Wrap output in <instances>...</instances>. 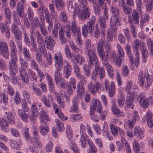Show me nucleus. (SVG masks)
Wrapping results in <instances>:
<instances>
[{
  "label": "nucleus",
  "mask_w": 153,
  "mask_h": 153,
  "mask_svg": "<svg viewBox=\"0 0 153 153\" xmlns=\"http://www.w3.org/2000/svg\"><path fill=\"white\" fill-rule=\"evenodd\" d=\"M85 54L88 58L89 61L91 63L97 62L98 58L94 50L91 49V47L94 46V45L91 44V39H86L84 43Z\"/></svg>",
  "instance_id": "1"
},
{
  "label": "nucleus",
  "mask_w": 153,
  "mask_h": 153,
  "mask_svg": "<svg viewBox=\"0 0 153 153\" xmlns=\"http://www.w3.org/2000/svg\"><path fill=\"white\" fill-rule=\"evenodd\" d=\"M19 60L21 65V67L19 68L20 79L23 83L27 84L29 82V79L25 70L28 67V63L21 56L19 57Z\"/></svg>",
  "instance_id": "2"
},
{
  "label": "nucleus",
  "mask_w": 153,
  "mask_h": 153,
  "mask_svg": "<svg viewBox=\"0 0 153 153\" xmlns=\"http://www.w3.org/2000/svg\"><path fill=\"white\" fill-rule=\"evenodd\" d=\"M137 99L139 105L145 109L148 108L150 103L153 102V97L150 96L147 98L145 94L143 92L140 93L137 95Z\"/></svg>",
  "instance_id": "3"
},
{
  "label": "nucleus",
  "mask_w": 153,
  "mask_h": 153,
  "mask_svg": "<svg viewBox=\"0 0 153 153\" xmlns=\"http://www.w3.org/2000/svg\"><path fill=\"white\" fill-rule=\"evenodd\" d=\"M104 41L100 39L97 43V53L98 56L101 59L103 64H105L108 62L109 56L108 53H104L103 45Z\"/></svg>",
  "instance_id": "4"
},
{
  "label": "nucleus",
  "mask_w": 153,
  "mask_h": 153,
  "mask_svg": "<svg viewBox=\"0 0 153 153\" xmlns=\"http://www.w3.org/2000/svg\"><path fill=\"white\" fill-rule=\"evenodd\" d=\"M89 64L90 65L95 64V71L92 73L91 76V78L93 80H96L98 75L100 79H102L104 77L105 74L104 68L103 67L100 68L98 60L97 62L93 63H91L89 61Z\"/></svg>",
  "instance_id": "5"
},
{
  "label": "nucleus",
  "mask_w": 153,
  "mask_h": 153,
  "mask_svg": "<svg viewBox=\"0 0 153 153\" xmlns=\"http://www.w3.org/2000/svg\"><path fill=\"white\" fill-rule=\"evenodd\" d=\"M95 16H93L86 25L85 24L82 27V34L84 37L87 36L88 32L91 33L93 31L95 23Z\"/></svg>",
  "instance_id": "6"
},
{
  "label": "nucleus",
  "mask_w": 153,
  "mask_h": 153,
  "mask_svg": "<svg viewBox=\"0 0 153 153\" xmlns=\"http://www.w3.org/2000/svg\"><path fill=\"white\" fill-rule=\"evenodd\" d=\"M66 132L68 137L69 139L68 144L71 149L74 153H80L77 145L72 139L73 134L72 130L70 127H68L66 129Z\"/></svg>",
  "instance_id": "7"
},
{
  "label": "nucleus",
  "mask_w": 153,
  "mask_h": 153,
  "mask_svg": "<svg viewBox=\"0 0 153 153\" xmlns=\"http://www.w3.org/2000/svg\"><path fill=\"white\" fill-rule=\"evenodd\" d=\"M79 129L80 134V142L81 146L83 148H85L87 146V144L85 142V139L89 137L85 133L86 128L85 125L83 123L79 125Z\"/></svg>",
  "instance_id": "8"
},
{
  "label": "nucleus",
  "mask_w": 153,
  "mask_h": 153,
  "mask_svg": "<svg viewBox=\"0 0 153 153\" xmlns=\"http://www.w3.org/2000/svg\"><path fill=\"white\" fill-rule=\"evenodd\" d=\"M104 86L106 91L108 93L110 97H113L115 94V87L114 82L111 81L110 83L108 79L105 80Z\"/></svg>",
  "instance_id": "9"
},
{
  "label": "nucleus",
  "mask_w": 153,
  "mask_h": 153,
  "mask_svg": "<svg viewBox=\"0 0 153 153\" xmlns=\"http://www.w3.org/2000/svg\"><path fill=\"white\" fill-rule=\"evenodd\" d=\"M11 57L12 58L10 60L8 64L9 69L11 75H15L18 71L17 57Z\"/></svg>",
  "instance_id": "10"
},
{
  "label": "nucleus",
  "mask_w": 153,
  "mask_h": 153,
  "mask_svg": "<svg viewBox=\"0 0 153 153\" xmlns=\"http://www.w3.org/2000/svg\"><path fill=\"white\" fill-rule=\"evenodd\" d=\"M91 12L90 8L87 4L83 5L82 11L78 12V17L79 19L82 21H85L86 19H89Z\"/></svg>",
  "instance_id": "11"
},
{
  "label": "nucleus",
  "mask_w": 153,
  "mask_h": 153,
  "mask_svg": "<svg viewBox=\"0 0 153 153\" xmlns=\"http://www.w3.org/2000/svg\"><path fill=\"white\" fill-rule=\"evenodd\" d=\"M0 54L5 59H9V51L7 45L5 42H0Z\"/></svg>",
  "instance_id": "12"
},
{
  "label": "nucleus",
  "mask_w": 153,
  "mask_h": 153,
  "mask_svg": "<svg viewBox=\"0 0 153 153\" xmlns=\"http://www.w3.org/2000/svg\"><path fill=\"white\" fill-rule=\"evenodd\" d=\"M31 114L30 120L34 122L35 121L36 117H38V114L40 110V108H38L37 104L33 103L30 107Z\"/></svg>",
  "instance_id": "13"
},
{
  "label": "nucleus",
  "mask_w": 153,
  "mask_h": 153,
  "mask_svg": "<svg viewBox=\"0 0 153 153\" xmlns=\"http://www.w3.org/2000/svg\"><path fill=\"white\" fill-rule=\"evenodd\" d=\"M101 84L99 82H97L94 85L91 82H90L87 84V88L88 91L91 94H95L100 88Z\"/></svg>",
  "instance_id": "14"
},
{
  "label": "nucleus",
  "mask_w": 153,
  "mask_h": 153,
  "mask_svg": "<svg viewBox=\"0 0 153 153\" xmlns=\"http://www.w3.org/2000/svg\"><path fill=\"white\" fill-rule=\"evenodd\" d=\"M54 59L55 67H63V58L60 52H58L54 54Z\"/></svg>",
  "instance_id": "15"
},
{
  "label": "nucleus",
  "mask_w": 153,
  "mask_h": 153,
  "mask_svg": "<svg viewBox=\"0 0 153 153\" xmlns=\"http://www.w3.org/2000/svg\"><path fill=\"white\" fill-rule=\"evenodd\" d=\"M132 117L133 120H128L126 122V123L131 129H132L134 128L135 122L138 121L140 118L138 113L137 111H134Z\"/></svg>",
  "instance_id": "16"
},
{
  "label": "nucleus",
  "mask_w": 153,
  "mask_h": 153,
  "mask_svg": "<svg viewBox=\"0 0 153 153\" xmlns=\"http://www.w3.org/2000/svg\"><path fill=\"white\" fill-rule=\"evenodd\" d=\"M134 94L131 92H129L126 96V105L127 107L133 109L134 105Z\"/></svg>",
  "instance_id": "17"
},
{
  "label": "nucleus",
  "mask_w": 153,
  "mask_h": 153,
  "mask_svg": "<svg viewBox=\"0 0 153 153\" xmlns=\"http://www.w3.org/2000/svg\"><path fill=\"white\" fill-rule=\"evenodd\" d=\"M91 107L97 112L101 113L102 110V105L101 102L98 99L94 100L91 104Z\"/></svg>",
  "instance_id": "18"
},
{
  "label": "nucleus",
  "mask_w": 153,
  "mask_h": 153,
  "mask_svg": "<svg viewBox=\"0 0 153 153\" xmlns=\"http://www.w3.org/2000/svg\"><path fill=\"white\" fill-rule=\"evenodd\" d=\"M111 109L114 114L117 117H123L125 115L124 112L118 108L117 106L114 103H113Z\"/></svg>",
  "instance_id": "19"
},
{
  "label": "nucleus",
  "mask_w": 153,
  "mask_h": 153,
  "mask_svg": "<svg viewBox=\"0 0 153 153\" xmlns=\"http://www.w3.org/2000/svg\"><path fill=\"white\" fill-rule=\"evenodd\" d=\"M86 79L80 80L77 85L76 92L78 95L80 96L83 95L85 91V88L84 87V83H86Z\"/></svg>",
  "instance_id": "20"
},
{
  "label": "nucleus",
  "mask_w": 153,
  "mask_h": 153,
  "mask_svg": "<svg viewBox=\"0 0 153 153\" xmlns=\"http://www.w3.org/2000/svg\"><path fill=\"white\" fill-rule=\"evenodd\" d=\"M54 39H52L50 36H47L45 38V43L48 49L51 50L53 48L55 45Z\"/></svg>",
  "instance_id": "21"
},
{
  "label": "nucleus",
  "mask_w": 153,
  "mask_h": 153,
  "mask_svg": "<svg viewBox=\"0 0 153 153\" xmlns=\"http://www.w3.org/2000/svg\"><path fill=\"white\" fill-rule=\"evenodd\" d=\"M39 130L42 135L45 136L49 131V126L46 123H40Z\"/></svg>",
  "instance_id": "22"
},
{
  "label": "nucleus",
  "mask_w": 153,
  "mask_h": 153,
  "mask_svg": "<svg viewBox=\"0 0 153 153\" xmlns=\"http://www.w3.org/2000/svg\"><path fill=\"white\" fill-rule=\"evenodd\" d=\"M56 68L54 72V77L55 82L56 84H58V81L61 79L62 74L60 71H62L63 67H55Z\"/></svg>",
  "instance_id": "23"
},
{
  "label": "nucleus",
  "mask_w": 153,
  "mask_h": 153,
  "mask_svg": "<svg viewBox=\"0 0 153 153\" xmlns=\"http://www.w3.org/2000/svg\"><path fill=\"white\" fill-rule=\"evenodd\" d=\"M74 69L76 77L79 80L86 79L85 77L81 74V71L78 66L75 63L74 65Z\"/></svg>",
  "instance_id": "24"
},
{
  "label": "nucleus",
  "mask_w": 153,
  "mask_h": 153,
  "mask_svg": "<svg viewBox=\"0 0 153 153\" xmlns=\"http://www.w3.org/2000/svg\"><path fill=\"white\" fill-rule=\"evenodd\" d=\"M46 79L48 84L49 90L51 93H53L55 91L54 83L52 79V77L48 73L46 74Z\"/></svg>",
  "instance_id": "25"
},
{
  "label": "nucleus",
  "mask_w": 153,
  "mask_h": 153,
  "mask_svg": "<svg viewBox=\"0 0 153 153\" xmlns=\"http://www.w3.org/2000/svg\"><path fill=\"white\" fill-rule=\"evenodd\" d=\"M10 56H17V50L16 47L14 42L13 40H11L10 41Z\"/></svg>",
  "instance_id": "26"
},
{
  "label": "nucleus",
  "mask_w": 153,
  "mask_h": 153,
  "mask_svg": "<svg viewBox=\"0 0 153 153\" xmlns=\"http://www.w3.org/2000/svg\"><path fill=\"white\" fill-rule=\"evenodd\" d=\"M16 11L19 16L21 18H23L26 16V15L25 13L24 6L20 3H18L17 4Z\"/></svg>",
  "instance_id": "27"
},
{
  "label": "nucleus",
  "mask_w": 153,
  "mask_h": 153,
  "mask_svg": "<svg viewBox=\"0 0 153 153\" xmlns=\"http://www.w3.org/2000/svg\"><path fill=\"white\" fill-rule=\"evenodd\" d=\"M66 65L65 66L63 69L64 77L66 79H68L71 73L72 68L70 66L69 63L67 62Z\"/></svg>",
  "instance_id": "28"
},
{
  "label": "nucleus",
  "mask_w": 153,
  "mask_h": 153,
  "mask_svg": "<svg viewBox=\"0 0 153 153\" xmlns=\"http://www.w3.org/2000/svg\"><path fill=\"white\" fill-rule=\"evenodd\" d=\"M39 114L40 123H47L49 120V119L46 112L43 111V109H42V111H40Z\"/></svg>",
  "instance_id": "29"
},
{
  "label": "nucleus",
  "mask_w": 153,
  "mask_h": 153,
  "mask_svg": "<svg viewBox=\"0 0 153 153\" xmlns=\"http://www.w3.org/2000/svg\"><path fill=\"white\" fill-rule=\"evenodd\" d=\"M120 18L119 16H112L110 20L111 27L117 26L119 25Z\"/></svg>",
  "instance_id": "30"
},
{
  "label": "nucleus",
  "mask_w": 153,
  "mask_h": 153,
  "mask_svg": "<svg viewBox=\"0 0 153 153\" xmlns=\"http://www.w3.org/2000/svg\"><path fill=\"white\" fill-rule=\"evenodd\" d=\"M145 43L143 42H141L139 39H136L132 44V47L133 49L139 50L143 46H145Z\"/></svg>",
  "instance_id": "31"
},
{
  "label": "nucleus",
  "mask_w": 153,
  "mask_h": 153,
  "mask_svg": "<svg viewBox=\"0 0 153 153\" xmlns=\"http://www.w3.org/2000/svg\"><path fill=\"white\" fill-rule=\"evenodd\" d=\"M71 29L72 32L74 35L80 34V29L79 27H77V24L75 21H73L71 22Z\"/></svg>",
  "instance_id": "32"
},
{
  "label": "nucleus",
  "mask_w": 153,
  "mask_h": 153,
  "mask_svg": "<svg viewBox=\"0 0 153 153\" xmlns=\"http://www.w3.org/2000/svg\"><path fill=\"white\" fill-rule=\"evenodd\" d=\"M148 126L151 128L153 126V114L152 111H148L146 114Z\"/></svg>",
  "instance_id": "33"
},
{
  "label": "nucleus",
  "mask_w": 153,
  "mask_h": 153,
  "mask_svg": "<svg viewBox=\"0 0 153 153\" xmlns=\"http://www.w3.org/2000/svg\"><path fill=\"white\" fill-rule=\"evenodd\" d=\"M27 74L30 79L34 82H36L37 81L38 76L36 74L35 72L30 68L27 69Z\"/></svg>",
  "instance_id": "34"
},
{
  "label": "nucleus",
  "mask_w": 153,
  "mask_h": 153,
  "mask_svg": "<svg viewBox=\"0 0 153 153\" xmlns=\"http://www.w3.org/2000/svg\"><path fill=\"white\" fill-rule=\"evenodd\" d=\"M2 8L4 12V15L6 18H10L12 13L10 10L8 5L5 3H3L2 4Z\"/></svg>",
  "instance_id": "35"
},
{
  "label": "nucleus",
  "mask_w": 153,
  "mask_h": 153,
  "mask_svg": "<svg viewBox=\"0 0 153 153\" xmlns=\"http://www.w3.org/2000/svg\"><path fill=\"white\" fill-rule=\"evenodd\" d=\"M39 137H34L31 138V142L33 145L35 147L41 148L42 147V144L39 139Z\"/></svg>",
  "instance_id": "36"
},
{
  "label": "nucleus",
  "mask_w": 153,
  "mask_h": 153,
  "mask_svg": "<svg viewBox=\"0 0 153 153\" xmlns=\"http://www.w3.org/2000/svg\"><path fill=\"white\" fill-rule=\"evenodd\" d=\"M87 142L91 151L92 152L96 153L97 151V149L95 144L93 143L92 141L89 137L85 139V142L86 143Z\"/></svg>",
  "instance_id": "37"
},
{
  "label": "nucleus",
  "mask_w": 153,
  "mask_h": 153,
  "mask_svg": "<svg viewBox=\"0 0 153 153\" xmlns=\"http://www.w3.org/2000/svg\"><path fill=\"white\" fill-rule=\"evenodd\" d=\"M134 134L135 135L140 139L144 137V131L138 126L136 127L134 129Z\"/></svg>",
  "instance_id": "38"
},
{
  "label": "nucleus",
  "mask_w": 153,
  "mask_h": 153,
  "mask_svg": "<svg viewBox=\"0 0 153 153\" xmlns=\"http://www.w3.org/2000/svg\"><path fill=\"white\" fill-rule=\"evenodd\" d=\"M103 64L105 66L108 74L111 78H112L114 76V69L112 66L108 62Z\"/></svg>",
  "instance_id": "39"
},
{
  "label": "nucleus",
  "mask_w": 153,
  "mask_h": 153,
  "mask_svg": "<svg viewBox=\"0 0 153 153\" xmlns=\"http://www.w3.org/2000/svg\"><path fill=\"white\" fill-rule=\"evenodd\" d=\"M18 114L24 122H27L28 121L29 116L27 114L25 113V111H23L22 109H18Z\"/></svg>",
  "instance_id": "40"
},
{
  "label": "nucleus",
  "mask_w": 153,
  "mask_h": 153,
  "mask_svg": "<svg viewBox=\"0 0 153 153\" xmlns=\"http://www.w3.org/2000/svg\"><path fill=\"white\" fill-rule=\"evenodd\" d=\"M8 123L7 121L3 118H0V126L2 130L4 131H8Z\"/></svg>",
  "instance_id": "41"
},
{
  "label": "nucleus",
  "mask_w": 153,
  "mask_h": 153,
  "mask_svg": "<svg viewBox=\"0 0 153 153\" xmlns=\"http://www.w3.org/2000/svg\"><path fill=\"white\" fill-rule=\"evenodd\" d=\"M145 76L143 72L140 71L138 75V83L140 86L143 87L145 82Z\"/></svg>",
  "instance_id": "42"
},
{
  "label": "nucleus",
  "mask_w": 153,
  "mask_h": 153,
  "mask_svg": "<svg viewBox=\"0 0 153 153\" xmlns=\"http://www.w3.org/2000/svg\"><path fill=\"white\" fill-rule=\"evenodd\" d=\"M150 76H151L148 74L146 78V82L144 87L147 90L149 89L152 83L153 79L150 78Z\"/></svg>",
  "instance_id": "43"
},
{
  "label": "nucleus",
  "mask_w": 153,
  "mask_h": 153,
  "mask_svg": "<svg viewBox=\"0 0 153 153\" xmlns=\"http://www.w3.org/2000/svg\"><path fill=\"white\" fill-rule=\"evenodd\" d=\"M4 117L7 118L9 123L13 124L15 123L14 117L13 114L10 112H5L4 115Z\"/></svg>",
  "instance_id": "44"
},
{
  "label": "nucleus",
  "mask_w": 153,
  "mask_h": 153,
  "mask_svg": "<svg viewBox=\"0 0 153 153\" xmlns=\"http://www.w3.org/2000/svg\"><path fill=\"white\" fill-rule=\"evenodd\" d=\"M75 61L79 65H82L85 61V58L80 54H75L74 56Z\"/></svg>",
  "instance_id": "45"
},
{
  "label": "nucleus",
  "mask_w": 153,
  "mask_h": 153,
  "mask_svg": "<svg viewBox=\"0 0 153 153\" xmlns=\"http://www.w3.org/2000/svg\"><path fill=\"white\" fill-rule=\"evenodd\" d=\"M55 5L57 10H61L65 5V3L63 0H55Z\"/></svg>",
  "instance_id": "46"
},
{
  "label": "nucleus",
  "mask_w": 153,
  "mask_h": 153,
  "mask_svg": "<svg viewBox=\"0 0 153 153\" xmlns=\"http://www.w3.org/2000/svg\"><path fill=\"white\" fill-rule=\"evenodd\" d=\"M65 53L67 58L71 59L72 62H74L75 59L72 57V55L70 49L68 45L65 46Z\"/></svg>",
  "instance_id": "47"
},
{
  "label": "nucleus",
  "mask_w": 153,
  "mask_h": 153,
  "mask_svg": "<svg viewBox=\"0 0 153 153\" xmlns=\"http://www.w3.org/2000/svg\"><path fill=\"white\" fill-rule=\"evenodd\" d=\"M125 99V95L123 93L120 94L117 100L118 104L119 107H121L123 106Z\"/></svg>",
  "instance_id": "48"
},
{
  "label": "nucleus",
  "mask_w": 153,
  "mask_h": 153,
  "mask_svg": "<svg viewBox=\"0 0 153 153\" xmlns=\"http://www.w3.org/2000/svg\"><path fill=\"white\" fill-rule=\"evenodd\" d=\"M76 81L74 77H72L70 78L69 82L67 83V87L73 88L75 89L76 88Z\"/></svg>",
  "instance_id": "49"
},
{
  "label": "nucleus",
  "mask_w": 153,
  "mask_h": 153,
  "mask_svg": "<svg viewBox=\"0 0 153 153\" xmlns=\"http://www.w3.org/2000/svg\"><path fill=\"white\" fill-rule=\"evenodd\" d=\"M106 20L103 18L102 16H100L98 19V23L100 26V28H106L107 25L105 20Z\"/></svg>",
  "instance_id": "50"
},
{
  "label": "nucleus",
  "mask_w": 153,
  "mask_h": 153,
  "mask_svg": "<svg viewBox=\"0 0 153 153\" xmlns=\"http://www.w3.org/2000/svg\"><path fill=\"white\" fill-rule=\"evenodd\" d=\"M110 10L113 14L112 16H119L120 10L118 7L115 6L111 5Z\"/></svg>",
  "instance_id": "51"
},
{
  "label": "nucleus",
  "mask_w": 153,
  "mask_h": 153,
  "mask_svg": "<svg viewBox=\"0 0 153 153\" xmlns=\"http://www.w3.org/2000/svg\"><path fill=\"white\" fill-rule=\"evenodd\" d=\"M73 0H68L67 4L68 7V10L70 13H74V6L73 4Z\"/></svg>",
  "instance_id": "52"
},
{
  "label": "nucleus",
  "mask_w": 153,
  "mask_h": 153,
  "mask_svg": "<svg viewBox=\"0 0 153 153\" xmlns=\"http://www.w3.org/2000/svg\"><path fill=\"white\" fill-rule=\"evenodd\" d=\"M22 51L25 59L26 60H30V53L29 50L27 48L24 47L23 48Z\"/></svg>",
  "instance_id": "53"
},
{
  "label": "nucleus",
  "mask_w": 153,
  "mask_h": 153,
  "mask_svg": "<svg viewBox=\"0 0 153 153\" xmlns=\"http://www.w3.org/2000/svg\"><path fill=\"white\" fill-rule=\"evenodd\" d=\"M77 100L76 99L74 100V101L73 102V105L70 108V111L72 113H76L78 111L79 109L77 106Z\"/></svg>",
  "instance_id": "54"
},
{
  "label": "nucleus",
  "mask_w": 153,
  "mask_h": 153,
  "mask_svg": "<svg viewBox=\"0 0 153 153\" xmlns=\"http://www.w3.org/2000/svg\"><path fill=\"white\" fill-rule=\"evenodd\" d=\"M8 98L5 94L2 92H0V102L2 103L3 102L5 105L8 104Z\"/></svg>",
  "instance_id": "55"
},
{
  "label": "nucleus",
  "mask_w": 153,
  "mask_h": 153,
  "mask_svg": "<svg viewBox=\"0 0 153 153\" xmlns=\"http://www.w3.org/2000/svg\"><path fill=\"white\" fill-rule=\"evenodd\" d=\"M124 146L126 153H131V151L129 144L128 142L125 140H123L121 141Z\"/></svg>",
  "instance_id": "56"
},
{
  "label": "nucleus",
  "mask_w": 153,
  "mask_h": 153,
  "mask_svg": "<svg viewBox=\"0 0 153 153\" xmlns=\"http://www.w3.org/2000/svg\"><path fill=\"white\" fill-rule=\"evenodd\" d=\"M133 145L134 152L136 153H139L140 151V147L138 141L134 140L133 143Z\"/></svg>",
  "instance_id": "57"
},
{
  "label": "nucleus",
  "mask_w": 153,
  "mask_h": 153,
  "mask_svg": "<svg viewBox=\"0 0 153 153\" xmlns=\"http://www.w3.org/2000/svg\"><path fill=\"white\" fill-rule=\"evenodd\" d=\"M83 69L85 75L87 77H90L91 75V70L89 66L87 64H84L83 65Z\"/></svg>",
  "instance_id": "58"
},
{
  "label": "nucleus",
  "mask_w": 153,
  "mask_h": 153,
  "mask_svg": "<svg viewBox=\"0 0 153 153\" xmlns=\"http://www.w3.org/2000/svg\"><path fill=\"white\" fill-rule=\"evenodd\" d=\"M45 105L47 107L49 108L51 106V103L47 97L45 95H43L41 99Z\"/></svg>",
  "instance_id": "59"
},
{
  "label": "nucleus",
  "mask_w": 153,
  "mask_h": 153,
  "mask_svg": "<svg viewBox=\"0 0 153 153\" xmlns=\"http://www.w3.org/2000/svg\"><path fill=\"white\" fill-rule=\"evenodd\" d=\"M82 116L80 114H72L70 116V119L71 122H75L77 120H78L81 119Z\"/></svg>",
  "instance_id": "60"
},
{
  "label": "nucleus",
  "mask_w": 153,
  "mask_h": 153,
  "mask_svg": "<svg viewBox=\"0 0 153 153\" xmlns=\"http://www.w3.org/2000/svg\"><path fill=\"white\" fill-rule=\"evenodd\" d=\"M55 122L57 126V128L59 131H61L64 129V124L61 121L58 119H56Z\"/></svg>",
  "instance_id": "61"
},
{
  "label": "nucleus",
  "mask_w": 153,
  "mask_h": 153,
  "mask_svg": "<svg viewBox=\"0 0 153 153\" xmlns=\"http://www.w3.org/2000/svg\"><path fill=\"white\" fill-rule=\"evenodd\" d=\"M116 48L118 53L120 56L123 57L125 56L124 51L122 47L119 44H117L116 45Z\"/></svg>",
  "instance_id": "62"
},
{
  "label": "nucleus",
  "mask_w": 153,
  "mask_h": 153,
  "mask_svg": "<svg viewBox=\"0 0 153 153\" xmlns=\"http://www.w3.org/2000/svg\"><path fill=\"white\" fill-rule=\"evenodd\" d=\"M12 135L14 137H19L21 135L20 131L15 128H11L10 130Z\"/></svg>",
  "instance_id": "63"
},
{
  "label": "nucleus",
  "mask_w": 153,
  "mask_h": 153,
  "mask_svg": "<svg viewBox=\"0 0 153 153\" xmlns=\"http://www.w3.org/2000/svg\"><path fill=\"white\" fill-rule=\"evenodd\" d=\"M15 103L18 105L21 102V99L19 93V91H16L14 98Z\"/></svg>",
  "instance_id": "64"
}]
</instances>
